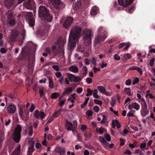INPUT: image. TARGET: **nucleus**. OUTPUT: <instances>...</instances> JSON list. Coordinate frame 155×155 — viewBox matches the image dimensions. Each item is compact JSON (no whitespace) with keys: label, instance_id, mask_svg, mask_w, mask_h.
I'll return each mask as SVG.
<instances>
[{"label":"nucleus","instance_id":"obj_1","mask_svg":"<svg viewBox=\"0 0 155 155\" xmlns=\"http://www.w3.org/2000/svg\"><path fill=\"white\" fill-rule=\"evenodd\" d=\"M82 31V29L79 26L76 25L72 28L69 35L68 48L71 49L75 47L76 43L81 36Z\"/></svg>","mask_w":155,"mask_h":155},{"label":"nucleus","instance_id":"obj_2","mask_svg":"<svg viewBox=\"0 0 155 155\" xmlns=\"http://www.w3.org/2000/svg\"><path fill=\"white\" fill-rule=\"evenodd\" d=\"M38 15L40 17H43L45 21L50 22L52 20V16L49 13V11L44 6L41 5L39 7Z\"/></svg>","mask_w":155,"mask_h":155},{"label":"nucleus","instance_id":"obj_3","mask_svg":"<svg viewBox=\"0 0 155 155\" xmlns=\"http://www.w3.org/2000/svg\"><path fill=\"white\" fill-rule=\"evenodd\" d=\"M82 34L84 43L87 45H90L91 44V39L92 35L91 30L86 29L83 31Z\"/></svg>","mask_w":155,"mask_h":155},{"label":"nucleus","instance_id":"obj_4","mask_svg":"<svg viewBox=\"0 0 155 155\" xmlns=\"http://www.w3.org/2000/svg\"><path fill=\"white\" fill-rule=\"evenodd\" d=\"M65 43L64 41L61 40H58L55 45L52 47L53 52L55 55L57 54L60 51H63V47Z\"/></svg>","mask_w":155,"mask_h":155},{"label":"nucleus","instance_id":"obj_5","mask_svg":"<svg viewBox=\"0 0 155 155\" xmlns=\"http://www.w3.org/2000/svg\"><path fill=\"white\" fill-rule=\"evenodd\" d=\"M21 127L20 125H17L12 135L14 140L16 142H19L20 139Z\"/></svg>","mask_w":155,"mask_h":155},{"label":"nucleus","instance_id":"obj_6","mask_svg":"<svg viewBox=\"0 0 155 155\" xmlns=\"http://www.w3.org/2000/svg\"><path fill=\"white\" fill-rule=\"evenodd\" d=\"M19 110L18 113L20 117L25 122H26L29 117V112L27 110H23L21 107L19 108Z\"/></svg>","mask_w":155,"mask_h":155},{"label":"nucleus","instance_id":"obj_7","mask_svg":"<svg viewBox=\"0 0 155 155\" xmlns=\"http://www.w3.org/2000/svg\"><path fill=\"white\" fill-rule=\"evenodd\" d=\"M107 35H104V36H102L97 35L95 38L94 41V45L95 46L98 47L101 43L104 41L107 37Z\"/></svg>","mask_w":155,"mask_h":155},{"label":"nucleus","instance_id":"obj_8","mask_svg":"<svg viewBox=\"0 0 155 155\" xmlns=\"http://www.w3.org/2000/svg\"><path fill=\"white\" fill-rule=\"evenodd\" d=\"M52 4L57 9L63 8L64 7V4L60 0H50Z\"/></svg>","mask_w":155,"mask_h":155},{"label":"nucleus","instance_id":"obj_9","mask_svg":"<svg viewBox=\"0 0 155 155\" xmlns=\"http://www.w3.org/2000/svg\"><path fill=\"white\" fill-rule=\"evenodd\" d=\"M33 14L31 12H28L26 15V20L31 26L33 27L35 25V20L32 17Z\"/></svg>","mask_w":155,"mask_h":155},{"label":"nucleus","instance_id":"obj_10","mask_svg":"<svg viewBox=\"0 0 155 155\" xmlns=\"http://www.w3.org/2000/svg\"><path fill=\"white\" fill-rule=\"evenodd\" d=\"M118 3L120 5L124 7H127L130 5L133 2V0H118Z\"/></svg>","mask_w":155,"mask_h":155},{"label":"nucleus","instance_id":"obj_11","mask_svg":"<svg viewBox=\"0 0 155 155\" xmlns=\"http://www.w3.org/2000/svg\"><path fill=\"white\" fill-rule=\"evenodd\" d=\"M35 3L33 0H28L27 2H25L23 5L27 9H31L34 7Z\"/></svg>","mask_w":155,"mask_h":155},{"label":"nucleus","instance_id":"obj_12","mask_svg":"<svg viewBox=\"0 0 155 155\" xmlns=\"http://www.w3.org/2000/svg\"><path fill=\"white\" fill-rule=\"evenodd\" d=\"M73 21L74 19L73 18L70 17H68L63 24V26L66 28H68L73 23Z\"/></svg>","mask_w":155,"mask_h":155},{"label":"nucleus","instance_id":"obj_13","mask_svg":"<svg viewBox=\"0 0 155 155\" xmlns=\"http://www.w3.org/2000/svg\"><path fill=\"white\" fill-rule=\"evenodd\" d=\"M6 110L8 113L13 114L16 111V107L14 105L10 104L7 107Z\"/></svg>","mask_w":155,"mask_h":155},{"label":"nucleus","instance_id":"obj_14","mask_svg":"<svg viewBox=\"0 0 155 155\" xmlns=\"http://www.w3.org/2000/svg\"><path fill=\"white\" fill-rule=\"evenodd\" d=\"M34 116L37 119L41 117L42 119L45 116V114L43 112H41L40 113L38 110H36L34 112Z\"/></svg>","mask_w":155,"mask_h":155},{"label":"nucleus","instance_id":"obj_15","mask_svg":"<svg viewBox=\"0 0 155 155\" xmlns=\"http://www.w3.org/2000/svg\"><path fill=\"white\" fill-rule=\"evenodd\" d=\"M140 108V106L139 104L136 102H134L131 103L128 106V108L129 110H131L132 109H134L136 110H138Z\"/></svg>","mask_w":155,"mask_h":155},{"label":"nucleus","instance_id":"obj_16","mask_svg":"<svg viewBox=\"0 0 155 155\" xmlns=\"http://www.w3.org/2000/svg\"><path fill=\"white\" fill-rule=\"evenodd\" d=\"M12 13H10L9 14L8 17V25L9 26H13L16 23L15 20L12 18Z\"/></svg>","mask_w":155,"mask_h":155},{"label":"nucleus","instance_id":"obj_17","mask_svg":"<svg viewBox=\"0 0 155 155\" xmlns=\"http://www.w3.org/2000/svg\"><path fill=\"white\" fill-rule=\"evenodd\" d=\"M82 6L81 1H77L72 5L73 9L74 10H76L80 8Z\"/></svg>","mask_w":155,"mask_h":155},{"label":"nucleus","instance_id":"obj_18","mask_svg":"<svg viewBox=\"0 0 155 155\" xmlns=\"http://www.w3.org/2000/svg\"><path fill=\"white\" fill-rule=\"evenodd\" d=\"M98 35L102 36H104V35H107V34L105 29L102 27H100L98 29Z\"/></svg>","mask_w":155,"mask_h":155},{"label":"nucleus","instance_id":"obj_19","mask_svg":"<svg viewBox=\"0 0 155 155\" xmlns=\"http://www.w3.org/2000/svg\"><path fill=\"white\" fill-rule=\"evenodd\" d=\"M12 35L10 37V39L12 41H14L16 37L18 34V31L15 29L12 30Z\"/></svg>","mask_w":155,"mask_h":155},{"label":"nucleus","instance_id":"obj_20","mask_svg":"<svg viewBox=\"0 0 155 155\" xmlns=\"http://www.w3.org/2000/svg\"><path fill=\"white\" fill-rule=\"evenodd\" d=\"M98 12V8L95 6L92 7L91 11L90 14L91 15H97Z\"/></svg>","mask_w":155,"mask_h":155},{"label":"nucleus","instance_id":"obj_21","mask_svg":"<svg viewBox=\"0 0 155 155\" xmlns=\"http://www.w3.org/2000/svg\"><path fill=\"white\" fill-rule=\"evenodd\" d=\"M85 50V48L83 45H81L80 43H78L77 48V51L78 52H83Z\"/></svg>","mask_w":155,"mask_h":155},{"label":"nucleus","instance_id":"obj_22","mask_svg":"<svg viewBox=\"0 0 155 155\" xmlns=\"http://www.w3.org/2000/svg\"><path fill=\"white\" fill-rule=\"evenodd\" d=\"M68 70L70 71L75 73L78 72L79 71L78 68L74 65H72L70 66L68 68Z\"/></svg>","mask_w":155,"mask_h":155},{"label":"nucleus","instance_id":"obj_23","mask_svg":"<svg viewBox=\"0 0 155 155\" xmlns=\"http://www.w3.org/2000/svg\"><path fill=\"white\" fill-rule=\"evenodd\" d=\"M122 59L124 60H128L132 58V56L129 53H127L124 54H121Z\"/></svg>","mask_w":155,"mask_h":155},{"label":"nucleus","instance_id":"obj_24","mask_svg":"<svg viewBox=\"0 0 155 155\" xmlns=\"http://www.w3.org/2000/svg\"><path fill=\"white\" fill-rule=\"evenodd\" d=\"M48 78L49 81V87L51 89H52L54 87V83L52 80V78L48 77Z\"/></svg>","mask_w":155,"mask_h":155},{"label":"nucleus","instance_id":"obj_25","mask_svg":"<svg viewBox=\"0 0 155 155\" xmlns=\"http://www.w3.org/2000/svg\"><path fill=\"white\" fill-rule=\"evenodd\" d=\"M21 146L19 145L11 155H19L20 150Z\"/></svg>","mask_w":155,"mask_h":155},{"label":"nucleus","instance_id":"obj_26","mask_svg":"<svg viewBox=\"0 0 155 155\" xmlns=\"http://www.w3.org/2000/svg\"><path fill=\"white\" fill-rule=\"evenodd\" d=\"M65 149L61 147H56L54 149V151L56 153H60Z\"/></svg>","mask_w":155,"mask_h":155},{"label":"nucleus","instance_id":"obj_27","mask_svg":"<svg viewBox=\"0 0 155 155\" xmlns=\"http://www.w3.org/2000/svg\"><path fill=\"white\" fill-rule=\"evenodd\" d=\"M66 126L67 127V130L68 131H70L71 130L73 127L72 124L68 121L66 122Z\"/></svg>","mask_w":155,"mask_h":155},{"label":"nucleus","instance_id":"obj_28","mask_svg":"<svg viewBox=\"0 0 155 155\" xmlns=\"http://www.w3.org/2000/svg\"><path fill=\"white\" fill-rule=\"evenodd\" d=\"M73 90L71 87L67 88L65 89V91L63 93L64 95L69 94Z\"/></svg>","mask_w":155,"mask_h":155},{"label":"nucleus","instance_id":"obj_29","mask_svg":"<svg viewBox=\"0 0 155 155\" xmlns=\"http://www.w3.org/2000/svg\"><path fill=\"white\" fill-rule=\"evenodd\" d=\"M63 109H61L55 112L52 115V116L55 117H58L61 113L62 112Z\"/></svg>","mask_w":155,"mask_h":155},{"label":"nucleus","instance_id":"obj_30","mask_svg":"<svg viewBox=\"0 0 155 155\" xmlns=\"http://www.w3.org/2000/svg\"><path fill=\"white\" fill-rule=\"evenodd\" d=\"M60 95V94L58 92H54L52 94L51 98L53 99L57 98Z\"/></svg>","mask_w":155,"mask_h":155},{"label":"nucleus","instance_id":"obj_31","mask_svg":"<svg viewBox=\"0 0 155 155\" xmlns=\"http://www.w3.org/2000/svg\"><path fill=\"white\" fill-rule=\"evenodd\" d=\"M98 90L97 89H95L93 93V96L95 98L98 99L99 98V96L98 95Z\"/></svg>","mask_w":155,"mask_h":155},{"label":"nucleus","instance_id":"obj_32","mask_svg":"<svg viewBox=\"0 0 155 155\" xmlns=\"http://www.w3.org/2000/svg\"><path fill=\"white\" fill-rule=\"evenodd\" d=\"M97 88L100 92L102 94L106 90L105 87L101 86H97Z\"/></svg>","mask_w":155,"mask_h":155},{"label":"nucleus","instance_id":"obj_33","mask_svg":"<svg viewBox=\"0 0 155 155\" xmlns=\"http://www.w3.org/2000/svg\"><path fill=\"white\" fill-rule=\"evenodd\" d=\"M28 130L29 131L28 134L30 136H31L33 134V130L32 127L31 126V123L29 124V126L28 128Z\"/></svg>","mask_w":155,"mask_h":155},{"label":"nucleus","instance_id":"obj_34","mask_svg":"<svg viewBox=\"0 0 155 155\" xmlns=\"http://www.w3.org/2000/svg\"><path fill=\"white\" fill-rule=\"evenodd\" d=\"M86 114L87 116L90 118L92 119V115L93 114V112L91 110H88L87 111Z\"/></svg>","mask_w":155,"mask_h":155},{"label":"nucleus","instance_id":"obj_35","mask_svg":"<svg viewBox=\"0 0 155 155\" xmlns=\"http://www.w3.org/2000/svg\"><path fill=\"white\" fill-rule=\"evenodd\" d=\"M81 78L78 76H74L72 81L74 82H78L81 80Z\"/></svg>","mask_w":155,"mask_h":155},{"label":"nucleus","instance_id":"obj_36","mask_svg":"<svg viewBox=\"0 0 155 155\" xmlns=\"http://www.w3.org/2000/svg\"><path fill=\"white\" fill-rule=\"evenodd\" d=\"M104 129L103 128L101 127L100 128H97L96 130L97 132L99 133L100 134H102L104 132Z\"/></svg>","mask_w":155,"mask_h":155},{"label":"nucleus","instance_id":"obj_37","mask_svg":"<svg viewBox=\"0 0 155 155\" xmlns=\"http://www.w3.org/2000/svg\"><path fill=\"white\" fill-rule=\"evenodd\" d=\"M102 145L105 149L109 148V143L106 140L102 143Z\"/></svg>","mask_w":155,"mask_h":155},{"label":"nucleus","instance_id":"obj_38","mask_svg":"<svg viewBox=\"0 0 155 155\" xmlns=\"http://www.w3.org/2000/svg\"><path fill=\"white\" fill-rule=\"evenodd\" d=\"M93 94V91L90 88H87V93L86 95L87 96L92 95Z\"/></svg>","mask_w":155,"mask_h":155},{"label":"nucleus","instance_id":"obj_39","mask_svg":"<svg viewBox=\"0 0 155 155\" xmlns=\"http://www.w3.org/2000/svg\"><path fill=\"white\" fill-rule=\"evenodd\" d=\"M82 74L84 76H85L87 74V69L86 67H84L82 68Z\"/></svg>","mask_w":155,"mask_h":155},{"label":"nucleus","instance_id":"obj_40","mask_svg":"<svg viewBox=\"0 0 155 155\" xmlns=\"http://www.w3.org/2000/svg\"><path fill=\"white\" fill-rule=\"evenodd\" d=\"M118 121L117 120H113L112 121V126L113 128H115L118 122Z\"/></svg>","mask_w":155,"mask_h":155},{"label":"nucleus","instance_id":"obj_41","mask_svg":"<svg viewBox=\"0 0 155 155\" xmlns=\"http://www.w3.org/2000/svg\"><path fill=\"white\" fill-rule=\"evenodd\" d=\"M44 88L43 87H41L39 88V93L41 97H42L44 95Z\"/></svg>","mask_w":155,"mask_h":155},{"label":"nucleus","instance_id":"obj_42","mask_svg":"<svg viewBox=\"0 0 155 155\" xmlns=\"http://www.w3.org/2000/svg\"><path fill=\"white\" fill-rule=\"evenodd\" d=\"M67 76L69 80L72 81L74 76V75L69 73H67Z\"/></svg>","mask_w":155,"mask_h":155},{"label":"nucleus","instance_id":"obj_43","mask_svg":"<svg viewBox=\"0 0 155 155\" xmlns=\"http://www.w3.org/2000/svg\"><path fill=\"white\" fill-rule=\"evenodd\" d=\"M135 9L134 7H132L130 8L127 10V12L131 14L132 13Z\"/></svg>","mask_w":155,"mask_h":155},{"label":"nucleus","instance_id":"obj_44","mask_svg":"<svg viewBox=\"0 0 155 155\" xmlns=\"http://www.w3.org/2000/svg\"><path fill=\"white\" fill-rule=\"evenodd\" d=\"M124 91L128 95L130 96L131 95L130 90V88H125L124 89Z\"/></svg>","mask_w":155,"mask_h":155},{"label":"nucleus","instance_id":"obj_45","mask_svg":"<svg viewBox=\"0 0 155 155\" xmlns=\"http://www.w3.org/2000/svg\"><path fill=\"white\" fill-rule=\"evenodd\" d=\"M61 98L60 97L59 98V99H60L59 105L60 106H62L64 105L65 100L64 99H61Z\"/></svg>","mask_w":155,"mask_h":155},{"label":"nucleus","instance_id":"obj_46","mask_svg":"<svg viewBox=\"0 0 155 155\" xmlns=\"http://www.w3.org/2000/svg\"><path fill=\"white\" fill-rule=\"evenodd\" d=\"M94 102L95 104L99 105H101L102 104V102L101 101L97 99H94Z\"/></svg>","mask_w":155,"mask_h":155},{"label":"nucleus","instance_id":"obj_47","mask_svg":"<svg viewBox=\"0 0 155 155\" xmlns=\"http://www.w3.org/2000/svg\"><path fill=\"white\" fill-rule=\"evenodd\" d=\"M93 109L94 111L96 113L98 112L100 110L99 107L97 106H94V107Z\"/></svg>","mask_w":155,"mask_h":155},{"label":"nucleus","instance_id":"obj_48","mask_svg":"<svg viewBox=\"0 0 155 155\" xmlns=\"http://www.w3.org/2000/svg\"><path fill=\"white\" fill-rule=\"evenodd\" d=\"M103 119L101 121V124H104L107 121V119L105 115H103Z\"/></svg>","mask_w":155,"mask_h":155},{"label":"nucleus","instance_id":"obj_49","mask_svg":"<svg viewBox=\"0 0 155 155\" xmlns=\"http://www.w3.org/2000/svg\"><path fill=\"white\" fill-rule=\"evenodd\" d=\"M139 78L137 77L135 78L132 83V84L134 85H135L137 83L139 82Z\"/></svg>","mask_w":155,"mask_h":155},{"label":"nucleus","instance_id":"obj_50","mask_svg":"<svg viewBox=\"0 0 155 155\" xmlns=\"http://www.w3.org/2000/svg\"><path fill=\"white\" fill-rule=\"evenodd\" d=\"M114 59L116 60H119L120 59V57L117 54H116L114 55Z\"/></svg>","mask_w":155,"mask_h":155},{"label":"nucleus","instance_id":"obj_51","mask_svg":"<svg viewBox=\"0 0 155 155\" xmlns=\"http://www.w3.org/2000/svg\"><path fill=\"white\" fill-rule=\"evenodd\" d=\"M107 66V64L105 63V62L103 61L102 62L101 65L100 66V67L101 68H103L106 67Z\"/></svg>","mask_w":155,"mask_h":155},{"label":"nucleus","instance_id":"obj_52","mask_svg":"<svg viewBox=\"0 0 155 155\" xmlns=\"http://www.w3.org/2000/svg\"><path fill=\"white\" fill-rule=\"evenodd\" d=\"M86 81L88 84H90L92 82V79L90 78H87L86 79Z\"/></svg>","mask_w":155,"mask_h":155},{"label":"nucleus","instance_id":"obj_53","mask_svg":"<svg viewBox=\"0 0 155 155\" xmlns=\"http://www.w3.org/2000/svg\"><path fill=\"white\" fill-rule=\"evenodd\" d=\"M55 75L58 78H61L62 75L61 74L60 72H56L55 73Z\"/></svg>","mask_w":155,"mask_h":155},{"label":"nucleus","instance_id":"obj_54","mask_svg":"<svg viewBox=\"0 0 155 155\" xmlns=\"http://www.w3.org/2000/svg\"><path fill=\"white\" fill-rule=\"evenodd\" d=\"M146 96L148 97L150 99H153L154 98V97L151 93H147L146 95Z\"/></svg>","mask_w":155,"mask_h":155},{"label":"nucleus","instance_id":"obj_55","mask_svg":"<svg viewBox=\"0 0 155 155\" xmlns=\"http://www.w3.org/2000/svg\"><path fill=\"white\" fill-rule=\"evenodd\" d=\"M105 138L108 141H110L111 140V138L110 135L106 134L105 136Z\"/></svg>","mask_w":155,"mask_h":155},{"label":"nucleus","instance_id":"obj_56","mask_svg":"<svg viewBox=\"0 0 155 155\" xmlns=\"http://www.w3.org/2000/svg\"><path fill=\"white\" fill-rule=\"evenodd\" d=\"M130 42H128L127 43H126V44L125 45V47L124 48V50H127L128 48L130 47Z\"/></svg>","mask_w":155,"mask_h":155},{"label":"nucleus","instance_id":"obj_57","mask_svg":"<svg viewBox=\"0 0 155 155\" xmlns=\"http://www.w3.org/2000/svg\"><path fill=\"white\" fill-rule=\"evenodd\" d=\"M34 148V145L33 144L29 147L28 151L33 152V151H34V150H33Z\"/></svg>","mask_w":155,"mask_h":155},{"label":"nucleus","instance_id":"obj_58","mask_svg":"<svg viewBox=\"0 0 155 155\" xmlns=\"http://www.w3.org/2000/svg\"><path fill=\"white\" fill-rule=\"evenodd\" d=\"M103 94L105 95L106 96H111V94L110 92H107L106 91V90H105V91L103 92Z\"/></svg>","mask_w":155,"mask_h":155},{"label":"nucleus","instance_id":"obj_59","mask_svg":"<svg viewBox=\"0 0 155 155\" xmlns=\"http://www.w3.org/2000/svg\"><path fill=\"white\" fill-rule=\"evenodd\" d=\"M134 116V114L131 111H130L127 114V116L128 117L133 116Z\"/></svg>","mask_w":155,"mask_h":155},{"label":"nucleus","instance_id":"obj_60","mask_svg":"<svg viewBox=\"0 0 155 155\" xmlns=\"http://www.w3.org/2000/svg\"><path fill=\"white\" fill-rule=\"evenodd\" d=\"M11 121V120L10 119H8V120L6 119L5 120V125H6V126H7L10 123Z\"/></svg>","mask_w":155,"mask_h":155},{"label":"nucleus","instance_id":"obj_61","mask_svg":"<svg viewBox=\"0 0 155 155\" xmlns=\"http://www.w3.org/2000/svg\"><path fill=\"white\" fill-rule=\"evenodd\" d=\"M47 81V79L45 78H44L40 80L39 81V83L40 84H42V83H45Z\"/></svg>","mask_w":155,"mask_h":155},{"label":"nucleus","instance_id":"obj_62","mask_svg":"<svg viewBox=\"0 0 155 155\" xmlns=\"http://www.w3.org/2000/svg\"><path fill=\"white\" fill-rule=\"evenodd\" d=\"M2 54H5L7 52V50L4 48H2L0 50Z\"/></svg>","mask_w":155,"mask_h":155},{"label":"nucleus","instance_id":"obj_63","mask_svg":"<svg viewBox=\"0 0 155 155\" xmlns=\"http://www.w3.org/2000/svg\"><path fill=\"white\" fill-rule=\"evenodd\" d=\"M52 67L56 71H58L60 70V68L58 65H53L52 66Z\"/></svg>","mask_w":155,"mask_h":155},{"label":"nucleus","instance_id":"obj_64","mask_svg":"<svg viewBox=\"0 0 155 155\" xmlns=\"http://www.w3.org/2000/svg\"><path fill=\"white\" fill-rule=\"evenodd\" d=\"M125 84L127 86H129L131 84V81L130 79H128L126 81Z\"/></svg>","mask_w":155,"mask_h":155}]
</instances>
